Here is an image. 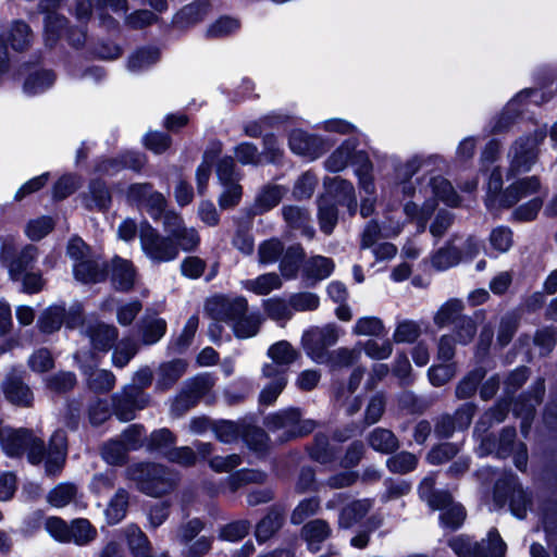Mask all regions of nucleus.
I'll list each match as a JSON object with an SVG mask.
<instances>
[{
	"label": "nucleus",
	"mask_w": 557,
	"mask_h": 557,
	"mask_svg": "<svg viewBox=\"0 0 557 557\" xmlns=\"http://www.w3.org/2000/svg\"><path fill=\"white\" fill-rule=\"evenodd\" d=\"M0 445L8 456L28 454L32 463H38L46 458V472L55 474L63 467L66 457V436L62 430L55 431L46 450L44 442L25 429L13 430L0 426Z\"/></svg>",
	"instance_id": "1"
},
{
	"label": "nucleus",
	"mask_w": 557,
	"mask_h": 557,
	"mask_svg": "<svg viewBox=\"0 0 557 557\" xmlns=\"http://www.w3.org/2000/svg\"><path fill=\"white\" fill-rule=\"evenodd\" d=\"M207 308L216 319L225 321L237 338L253 337L260 329V315L248 312V302L242 296L235 298L214 297L208 302Z\"/></svg>",
	"instance_id": "2"
},
{
	"label": "nucleus",
	"mask_w": 557,
	"mask_h": 557,
	"mask_svg": "<svg viewBox=\"0 0 557 557\" xmlns=\"http://www.w3.org/2000/svg\"><path fill=\"white\" fill-rule=\"evenodd\" d=\"M128 476L143 493L153 497L171 492L177 481L174 472L154 463L135 465L128 469Z\"/></svg>",
	"instance_id": "3"
},
{
	"label": "nucleus",
	"mask_w": 557,
	"mask_h": 557,
	"mask_svg": "<svg viewBox=\"0 0 557 557\" xmlns=\"http://www.w3.org/2000/svg\"><path fill=\"white\" fill-rule=\"evenodd\" d=\"M350 160L359 163L356 173L359 176L361 188L369 195L374 194L375 187L371 176V162L363 152H355L354 141L347 140L336 149L326 160V168L332 172H339L347 166Z\"/></svg>",
	"instance_id": "4"
},
{
	"label": "nucleus",
	"mask_w": 557,
	"mask_h": 557,
	"mask_svg": "<svg viewBox=\"0 0 557 557\" xmlns=\"http://www.w3.org/2000/svg\"><path fill=\"white\" fill-rule=\"evenodd\" d=\"M434 479L426 476L420 484V496L434 510H442L441 522L444 527L457 529L465 520L466 512L460 504L453 502L447 492H434Z\"/></svg>",
	"instance_id": "5"
},
{
	"label": "nucleus",
	"mask_w": 557,
	"mask_h": 557,
	"mask_svg": "<svg viewBox=\"0 0 557 557\" xmlns=\"http://www.w3.org/2000/svg\"><path fill=\"white\" fill-rule=\"evenodd\" d=\"M546 137L545 129L518 138L508 152V175L529 172L537 160V147Z\"/></svg>",
	"instance_id": "6"
},
{
	"label": "nucleus",
	"mask_w": 557,
	"mask_h": 557,
	"mask_svg": "<svg viewBox=\"0 0 557 557\" xmlns=\"http://www.w3.org/2000/svg\"><path fill=\"white\" fill-rule=\"evenodd\" d=\"M341 330L335 324L311 327L302 335L301 342L306 354L317 363L327 361V348L337 343Z\"/></svg>",
	"instance_id": "7"
},
{
	"label": "nucleus",
	"mask_w": 557,
	"mask_h": 557,
	"mask_svg": "<svg viewBox=\"0 0 557 557\" xmlns=\"http://www.w3.org/2000/svg\"><path fill=\"white\" fill-rule=\"evenodd\" d=\"M141 249L152 261L168 262L174 260L178 249L171 238L161 237L154 228L144 222L139 226Z\"/></svg>",
	"instance_id": "8"
},
{
	"label": "nucleus",
	"mask_w": 557,
	"mask_h": 557,
	"mask_svg": "<svg viewBox=\"0 0 557 557\" xmlns=\"http://www.w3.org/2000/svg\"><path fill=\"white\" fill-rule=\"evenodd\" d=\"M37 256L38 249L33 245H26L16 253L14 246L4 240L0 249V261L9 269V274L14 281L21 280L22 275L32 268Z\"/></svg>",
	"instance_id": "9"
},
{
	"label": "nucleus",
	"mask_w": 557,
	"mask_h": 557,
	"mask_svg": "<svg viewBox=\"0 0 557 557\" xmlns=\"http://www.w3.org/2000/svg\"><path fill=\"white\" fill-rule=\"evenodd\" d=\"M267 356L271 362L263 364L262 376L272 377L277 373L286 375L287 368L297 360L299 352L287 341H278L268 348Z\"/></svg>",
	"instance_id": "10"
},
{
	"label": "nucleus",
	"mask_w": 557,
	"mask_h": 557,
	"mask_svg": "<svg viewBox=\"0 0 557 557\" xmlns=\"http://www.w3.org/2000/svg\"><path fill=\"white\" fill-rule=\"evenodd\" d=\"M267 423L272 429H287L292 436H302L311 433L317 423L313 420H301V413L296 408H290L271 414Z\"/></svg>",
	"instance_id": "11"
},
{
	"label": "nucleus",
	"mask_w": 557,
	"mask_h": 557,
	"mask_svg": "<svg viewBox=\"0 0 557 557\" xmlns=\"http://www.w3.org/2000/svg\"><path fill=\"white\" fill-rule=\"evenodd\" d=\"M127 196L131 200L139 202L153 219L162 215L166 205L163 195L154 191L148 183L131 185Z\"/></svg>",
	"instance_id": "12"
},
{
	"label": "nucleus",
	"mask_w": 557,
	"mask_h": 557,
	"mask_svg": "<svg viewBox=\"0 0 557 557\" xmlns=\"http://www.w3.org/2000/svg\"><path fill=\"white\" fill-rule=\"evenodd\" d=\"M141 435V426L137 424H133L128 426L120 440L111 441L107 443L102 448V456L108 463L119 465L124 461L126 454L131 449H136L138 447L137 440H131L129 436L132 434Z\"/></svg>",
	"instance_id": "13"
},
{
	"label": "nucleus",
	"mask_w": 557,
	"mask_h": 557,
	"mask_svg": "<svg viewBox=\"0 0 557 557\" xmlns=\"http://www.w3.org/2000/svg\"><path fill=\"white\" fill-rule=\"evenodd\" d=\"M541 182L537 176H528L511 183L502 194L499 203L509 208L521 199L531 196L540 190Z\"/></svg>",
	"instance_id": "14"
},
{
	"label": "nucleus",
	"mask_w": 557,
	"mask_h": 557,
	"mask_svg": "<svg viewBox=\"0 0 557 557\" xmlns=\"http://www.w3.org/2000/svg\"><path fill=\"white\" fill-rule=\"evenodd\" d=\"M61 1L62 0H42L40 2L41 11L47 13L45 20V39L49 46H52L63 34L66 24V20L53 11L60 5Z\"/></svg>",
	"instance_id": "15"
},
{
	"label": "nucleus",
	"mask_w": 557,
	"mask_h": 557,
	"mask_svg": "<svg viewBox=\"0 0 557 557\" xmlns=\"http://www.w3.org/2000/svg\"><path fill=\"white\" fill-rule=\"evenodd\" d=\"M289 147L295 153L311 159L318 158L325 150L324 141L320 137L309 135L300 129L290 133Z\"/></svg>",
	"instance_id": "16"
},
{
	"label": "nucleus",
	"mask_w": 557,
	"mask_h": 557,
	"mask_svg": "<svg viewBox=\"0 0 557 557\" xmlns=\"http://www.w3.org/2000/svg\"><path fill=\"white\" fill-rule=\"evenodd\" d=\"M442 162L437 156L422 158L414 156L397 168V178L400 181L401 191L406 196H416V188L410 178L425 164Z\"/></svg>",
	"instance_id": "17"
},
{
	"label": "nucleus",
	"mask_w": 557,
	"mask_h": 557,
	"mask_svg": "<svg viewBox=\"0 0 557 557\" xmlns=\"http://www.w3.org/2000/svg\"><path fill=\"white\" fill-rule=\"evenodd\" d=\"M147 401L143 392L135 388L125 389L123 396L116 401L115 414L121 421H131L135 418V411L143 409Z\"/></svg>",
	"instance_id": "18"
},
{
	"label": "nucleus",
	"mask_w": 557,
	"mask_h": 557,
	"mask_svg": "<svg viewBox=\"0 0 557 557\" xmlns=\"http://www.w3.org/2000/svg\"><path fill=\"white\" fill-rule=\"evenodd\" d=\"M136 271L131 261L115 257L112 260L111 281L119 290L127 292L135 283Z\"/></svg>",
	"instance_id": "19"
},
{
	"label": "nucleus",
	"mask_w": 557,
	"mask_h": 557,
	"mask_svg": "<svg viewBox=\"0 0 557 557\" xmlns=\"http://www.w3.org/2000/svg\"><path fill=\"white\" fill-rule=\"evenodd\" d=\"M73 273L82 283H96L106 276L103 264L94 257L74 263Z\"/></svg>",
	"instance_id": "20"
},
{
	"label": "nucleus",
	"mask_w": 557,
	"mask_h": 557,
	"mask_svg": "<svg viewBox=\"0 0 557 557\" xmlns=\"http://www.w3.org/2000/svg\"><path fill=\"white\" fill-rule=\"evenodd\" d=\"M3 392L7 399L18 406H29L33 394L27 385L15 375H9L3 382Z\"/></svg>",
	"instance_id": "21"
},
{
	"label": "nucleus",
	"mask_w": 557,
	"mask_h": 557,
	"mask_svg": "<svg viewBox=\"0 0 557 557\" xmlns=\"http://www.w3.org/2000/svg\"><path fill=\"white\" fill-rule=\"evenodd\" d=\"M429 190L435 198L447 206L457 207L460 202V198L453 185L442 176L430 178L428 186L424 188V194L426 195Z\"/></svg>",
	"instance_id": "22"
},
{
	"label": "nucleus",
	"mask_w": 557,
	"mask_h": 557,
	"mask_svg": "<svg viewBox=\"0 0 557 557\" xmlns=\"http://www.w3.org/2000/svg\"><path fill=\"white\" fill-rule=\"evenodd\" d=\"M146 162V159L140 153L127 152L123 156L122 160L108 159L101 161L97 165V171L103 174H113L122 168H129L139 171Z\"/></svg>",
	"instance_id": "23"
},
{
	"label": "nucleus",
	"mask_w": 557,
	"mask_h": 557,
	"mask_svg": "<svg viewBox=\"0 0 557 557\" xmlns=\"http://www.w3.org/2000/svg\"><path fill=\"white\" fill-rule=\"evenodd\" d=\"M186 369L187 363L182 359L162 363L158 370L157 387L162 391L170 388L186 372Z\"/></svg>",
	"instance_id": "24"
},
{
	"label": "nucleus",
	"mask_w": 557,
	"mask_h": 557,
	"mask_svg": "<svg viewBox=\"0 0 557 557\" xmlns=\"http://www.w3.org/2000/svg\"><path fill=\"white\" fill-rule=\"evenodd\" d=\"M240 284L244 289L263 296L281 288L282 281L276 273H265L256 278L242 281Z\"/></svg>",
	"instance_id": "25"
},
{
	"label": "nucleus",
	"mask_w": 557,
	"mask_h": 557,
	"mask_svg": "<svg viewBox=\"0 0 557 557\" xmlns=\"http://www.w3.org/2000/svg\"><path fill=\"white\" fill-rule=\"evenodd\" d=\"M90 343L99 351H108L117 337V330L113 325L98 323L88 330Z\"/></svg>",
	"instance_id": "26"
},
{
	"label": "nucleus",
	"mask_w": 557,
	"mask_h": 557,
	"mask_svg": "<svg viewBox=\"0 0 557 557\" xmlns=\"http://www.w3.org/2000/svg\"><path fill=\"white\" fill-rule=\"evenodd\" d=\"M435 206L429 201H425L423 206H419L414 201H407L404 205L403 211L407 220L417 225V231L422 233L426 228V223L434 211Z\"/></svg>",
	"instance_id": "27"
},
{
	"label": "nucleus",
	"mask_w": 557,
	"mask_h": 557,
	"mask_svg": "<svg viewBox=\"0 0 557 557\" xmlns=\"http://www.w3.org/2000/svg\"><path fill=\"white\" fill-rule=\"evenodd\" d=\"M455 239L456 237L451 238L432 256L431 262L436 270H447L461 261V252L455 246Z\"/></svg>",
	"instance_id": "28"
},
{
	"label": "nucleus",
	"mask_w": 557,
	"mask_h": 557,
	"mask_svg": "<svg viewBox=\"0 0 557 557\" xmlns=\"http://www.w3.org/2000/svg\"><path fill=\"white\" fill-rule=\"evenodd\" d=\"M166 321L158 317L146 315L141 320L140 334L145 345L158 343L165 334Z\"/></svg>",
	"instance_id": "29"
},
{
	"label": "nucleus",
	"mask_w": 557,
	"mask_h": 557,
	"mask_svg": "<svg viewBox=\"0 0 557 557\" xmlns=\"http://www.w3.org/2000/svg\"><path fill=\"white\" fill-rule=\"evenodd\" d=\"M286 193V188L278 185L264 186L255 200L256 213H263L277 206Z\"/></svg>",
	"instance_id": "30"
},
{
	"label": "nucleus",
	"mask_w": 557,
	"mask_h": 557,
	"mask_svg": "<svg viewBox=\"0 0 557 557\" xmlns=\"http://www.w3.org/2000/svg\"><path fill=\"white\" fill-rule=\"evenodd\" d=\"M302 536L311 550H318L320 544L326 540L331 533L329 524L324 520H312L302 528Z\"/></svg>",
	"instance_id": "31"
},
{
	"label": "nucleus",
	"mask_w": 557,
	"mask_h": 557,
	"mask_svg": "<svg viewBox=\"0 0 557 557\" xmlns=\"http://www.w3.org/2000/svg\"><path fill=\"white\" fill-rule=\"evenodd\" d=\"M214 385V379L209 374H203L188 381L185 389L180 395V400L194 403L205 396Z\"/></svg>",
	"instance_id": "32"
},
{
	"label": "nucleus",
	"mask_w": 557,
	"mask_h": 557,
	"mask_svg": "<svg viewBox=\"0 0 557 557\" xmlns=\"http://www.w3.org/2000/svg\"><path fill=\"white\" fill-rule=\"evenodd\" d=\"M370 508L371 503L368 499L352 502L342 510L339 525L345 529L351 528L369 512Z\"/></svg>",
	"instance_id": "33"
},
{
	"label": "nucleus",
	"mask_w": 557,
	"mask_h": 557,
	"mask_svg": "<svg viewBox=\"0 0 557 557\" xmlns=\"http://www.w3.org/2000/svg\"><path fill=\"white\" fill-rule=\"evenodd\" d=\"M462 311L463 304L458 299H450L437 310L434 322L441 327L450 323L456 325L463 318Z\"/></svg>",
	"instance_id": "34"
},
{
	"label": "nucleus",
	"mask_w": 557,
	"mask_h": 557,
	"mask_svg": "<svg viewBox=\"0 0 557 557\" xmlns=\"http://www.w3.org/2000/svg\"><path fill=\"white\" fill-rule=\"evenodd\" d=\"M283 216L286 223L293 227L301 230L304 235L313 237L314 230L309 225V214L299 207H284Z\"/></svg>",
	"instance_id": "35"
},
{
	"label": "nucleus",
	"mask_w": 557,
	"mask_h": 557,
	"mask_svg": "<svg viewBox=\"0 0 557 557\" xmlns=\"http://www.w3.org/2000/svg\"><path fill=\"white\" fill-rule=\"evenodd\" d=\"M370 446L376 451L389 454L396 450L399 446L396 436L386 429H375L369 436Z\"/></svg>",
	"instance_id": "36"
},
{
	"label": "nucleus",
	"mask_w": 557,
	"mask_h": 557,
	"mask_svg": "<svg viewBox=\"0 0 557 557\" xmlns=\"http://www.w3.org/2000/svg\"><path fill=\"white\" fill-rule=\"evenodd\" d=\"M334 270V262L326 257L315 256L305 264V274L308 278L320 281L329 277Z\"/></svg>",
	"instance_id": "37"
},
{
	"label": "nucleus",
	"mask_w": 557,
	"mask_h": 557,
	"mask_svg": "<svg viewBox=\"0 0 557 557\" xmlns=\"http://www.w3.org/2000/svg\"><path fill=\"white\" fill-rule=\"evenodd\" d=\"M262 307L267 315L274 321H287L293 315V308L289 300L273 297L264 300Z\"/></svg>",
	"instance_id": "38"
},
{
	"label": "nucleus",
	"mask_w": 557,
	"mask_h": 557,
	"mask_svg": "<svg viewBox=\"0 0 557 557\" xmlns=\"http://www.w3.org/2000/svg\"><path fill=\"white\" fill-rule=\"evenodd\" d=\"M356 336H381L386 333L383 321L377 317L359 318L351 330Z\"/></svg>",
	"instance_id": "39"
},
{
	"label": "nucleus",
	"mask_w": 557,
	"mask_h": 557,
	"mask_svg": "<svg viewBox=\"0 0 557 557\" xmlns=\"http://www.w3.org/2000/svg\"><path fill=\"white\" fill-rule=\"evenodd\" d=\"M124 534L128 547L135 557L145 556L149 553V541L137 525H127L124 530Z\"/></svg>",
	"instance_id": "40"
},
{
	"label": "nucleus",
	"mask_w": 557,
	"mask_h": 557,
	"mask_svg": "<svg viewBox=\"0 0 557 557\" xmlns=\"http://www.w3.org/2000/svg\"><path fill=\"white\" fill-rule=\"evenodd\" d=\"M319 220L321 230L325 234H330L337 222V210L333 199L329 196L319 199Z\"/></svg>",
	"instance_id": "41"
},
{
	"label": "nucleus",
	"mask_w": 557,
	"mask_h": 557,
	"mask_svg": "<svg viewBox=\"0 0 557 557\" xmlns=\"http://www.w3.org/2000/svg\"><path fill=\"white\" fill-rule=\"evenodd\" d=\"M209 4L206 0H197L175 14V23L193 24L200 21L208 12Z\"/></svg>",
	"instance_id": "42"
},
{
	"label": "nucleus",
	"mask_w": 557,
	"mask_h": 557,
	"mask_svg": "<svg viewBox=\"0 0 557 557\" xmlns=\"http://www.w3.org/2000/svg\"><path fill=\"white\" fill-rule=\"evenodd\" d=\"M84 373L87 375L89 387L94 391L108 392L115 384L114 375L108 370L84 368Z\"/></svg>",
	"instance_id": "43"
},
{
	"label": "nucleus",
	"mask_w": 557,
	"mask_h": 557,
	"mask_svg": "<svg viewBox=\"0 0 557 557\" xmlns=\"http://www.w3.org/2000/svg\"><path fill=\"white\" fill-rule=\"evenodd\" d=\"M361 350L359 347H341L336 350L327 352L329 358L325 363L330 364L332 368L349 367L359 360Z\"/></svg>",
	"instance_id": "44"
},
{
	"label": "nucleus",
	"mask_w": 557,
	"mask_h": 557,
	"mask_svg": "<svg viewBox=\"0 0 557 557\" xmlns=\"http://www.w3.org/2000/svg\"><path fill=\"white\" fill-rule=\"evenodd\" d=\"M55 222L51 216L42 215L32 219L25 226V235L30 240H40L54 227Z\"/></svg>",
	"instance_id": "45"
},
{
	"label": "nucleus",
	"mask_w": 557,
	"mask_h": 557,
	"mask_svg": "<svg viewBox=\"0 0 557 557\" xmlns=\"http://www.w3.org/2000/svg\"><path fill=\"white\" fill-rule=\"evenodd\" d=\"M128 506V495L126 491L119 490L114 497L110 500L106 510L109 523L115 524L120 522L126 515Z\"/></svg>",
	"instance_id": "46"
},
{
	"label": "nucleus",
	"mask_w": 557,
	"mask_h": 557,
	"mask_svg": "<svg viewBox=\"0 0 557 557\" xmlns=\"http://www.w3.org/2000/svg\"><path fill=\"white\" fill-rule=\"evenodd\" d=\"M283 516L280 510H271L257 525L256 536L259 541L270 539L282 525Z\"/></svg>",
	"instance_id": "47"
},
{
	"label": "nucleus",
	"mask_w": 557,
	"mask_h": 557,
	"mask_svg": "<svg viewBox=\"0 0 557 557\" xmlns=\"http://www.w3.org/2000/svg\"><path fill=\"white\" fill-rule=\"evenodd\" d=\"M97 531L86 519H76L70 525V542L85 545L96 537Z\"/></svg>",
	"instance_id": "48"
},
{
	"label": "nucleus",
	"mask_w": 557,
	"mask_h": 557,
	"mask_svg": "<svg viewBox=\"0 0 557 557\" xmlns=\"http://www.w3.org/2000/svg\"><path fill=\"white\" fill-rule=\"evenodd\" d=\"M270 379L271 382L264 385L259 396L260 404L265 406L274 404L287 384V377L284 374H273Z\"/></svg>",
	"instance_id": "49"
},
{
	"label": "nucleus",
	"mask_w": 557,
	"mask_h": 557,
	"mask_svg": "<svg viewBox=\"0 0 557 557\" xmlns=\"http://www.w3.org/2000/svg\"><path fill=\"white\" fill-rule=\"evenodd\" d=\"M65 319V309L59 306L49 307L39 318V327L45 333H52L60 329Z\"/></svg>",
	"instance_id": "50"
},
{
	"label": "nucleus",
	"mask_w": 557,
	"mask_h": 557,
	"mask_svg": "<svg viewBox=\"0 0 557 557\" xmlns=\"http://www.w3.org/2000/svg\"><path fill=\"white\" fill-rule=\"evenodd\" d=\"M488 240L494 250L505 253L513 245V234L507 226H497L492 230Z\"/></svg>",
	"instance_id": "51"
},
{
	"label": "nucleus",
	"mask_w": 557,
	"mask_h": 557,
	"mask_svg": "<svg viewBox=\"0 0 557 557\" xmlns=\"http://www.w3.org/2000/svg\"><path fill=\"white\" fill-rule=\"evenodd\" d=\"M159 59V52L156 49H141L134 53L129 60L127 67L131 72L137 73L144 71L154 64Z\"/></svg>",
	"instance_id": "52"
},
{
	"label": "nucleus",
	"mask_w": 557,
	"mask_h": 557,
	"mask_svg": "<svg viewBox=\"0 0 557 557\" xmlns=\"http://www.w3.org/2000/svg\"><path fill=\"white\" fill-rule=\"evenodd\" d=\"M302 256L304 251L300 246H292L286 250L280 265L281 272L286 278H292L296 275L298 263Z\"/></svg>",
	"instance_id": "53"
},
{
	"label": "nucleus",
	"mask_w": 557,
	"mask_h": 557,
	"mask_svg": "<svg viewBox=\"0 0 557 557\" xmlns=\"http://www.w3.org/2000/svg\"><path fill=\"white\" fill-rule=\"evenodd\" d=\"M32 39V32L27 24L23 22H15L8 35V40L14 50L25 49Z\"/></svg>",
	"instance_id": "54"
},
{
	"label": "nucleus",
	"mask_w": 557,
	"mask_h": 557,
	"mask_svg": "<svg viewBox=\"0 0 557 557\" xmlns=\"http://www.w3.org/2000/svg\"><path fill=\"white\" fill-rule=\"evenodd\" d=\"M418 458L416 455L401 451L387 459V468L395 473H407L417 467Z\"/></svg>",
	"instance_id": "55"
},
{
	"label": "nucleus",
	"mask_w": 557,
	"mask_h": 557,
	"mask_svg": "<svg viewBox=\"0 0 557 557\" xmlns=\"http://www.w3.org/2000/svg\"><path fill=\"white\" fill-rule=\"evenodd\" d=\"M111 201V197L104 185L100 182H92L89 187V194L86 197L88 208L106 209Z\"/></svg>",
	"instance_id": "56"
},
{
	"label": "nucleus",
	"mask_w": 557,
	"mask_h": 557,
	"mask_svg": "<svg viewBox=\"0 0 557 557\" xmlns=\"http://www.w3.org/2000/svg\"><path fill=\"white\" fill-rule=\"evenodd\" d=\"M364 354L374 360H385L393 354V344L389 339H369L362 345Z\"/></svg>",
	"instance_id": "57"
},
{
	"label": "nucleus",
	"mask_w": 557,
	"mask_h": 557,
	"mask_svg": "<svg viewBox=\"0 0 557 557\" xmlns=\"http://www.w3.org/2000/svg\"><path fill=\"white\" fill-rule=\"evenodd\" d=\"M54 82L51 72L44 71L30 75L24 84V90L28 95H36L47 90Z\"/></svg>",
	"instance_id": "58"
},
{
	"label": "nucleus",
	"mask_w": 557,
	"mask_h": 557,
	"mask_svg": "<svg viewBox=\"0 0 557 557\" xmlns=\"http://www.w3.org/2000/svg\"><path fill=\"white\" fill-rule=\"evenodd\" d=\"M421 333L420 325L411 320H404L398 322L393 334V339L396 343H412Z\"/></svg>",
	"instance_id": "59"
},
{
	"label": "nucleus",
	"mask_w": 557,
	"mask_h": 557,
	"mask_svg": "<svg viewBox=\"0 0 557 557\" xmlns=\"http://www.w3.org/2000/svg\"><path fill=\"white\" fill-rule=\"evenodd\" d=\"M474 548L482 552L486 550L485 554L488 557H503L506 552V544L496 530H491L487 540L482 541V543L475 545Z\"/></svg>",
	"instance_id": "60"
},
{
	"label": "nucleus",
	"mask_w": 557,
	"mask_h": 557,
	"mask_svg": "<svg viewBox=\"0 0 557 557\" xmlns=\"http://www.w3.org/2000/svg\"><path fill=\"white\" fill-rule=\"evenodd\" d=\"M137 352V345L132 339H123L115 347L112 362L115 367L123 368Z\"/></svg>",
	"instance_id": "61"
},
{
	"label": "nucleus",
	"mask_w": 557,
	"mask_h": 557,
	"mask_svg": "<svg viewBox=\"0 0 557 557\" xmlns=\"http://www.w3.org/2000/svg\"><path fill=\"white\" fill-rule=\"evenodd\" d=\"M293 311H312L320 305L319 296L314 293L302 292L293 294L289 297Z\"/></svg>",
	"instance_id": "62"
},
{
	"label": "nucleus",
	"mask_w": 557,
	"mask_h": 557,
	"mask_svg": "<svg viewBox=\"0 0 557 557\" xmlns=\"http://www.w3.org/2000/svg\"><path fill=\"white\" fill-rule=\"evenodd\" d=\"M76 493V488L72 484H60L48 494V502L57 508L66 506L72 502Z\"/></svg>",
	"instance_id": "63"
},
{
	"label": "nucleus",
	"mask_w": 557,
	"mask_h": 557,
	"mask_svg": "<svg viewBox=\"0 0 557 557\" xmlns=\"http://www.w3.org/2000/svg\"><path fill=\"white\" fill-rule=\"evenodd\" d=\"M223 191L219 197V206L222 209L235 207L242 198V186L238 182L223 183Z\"/></svg>",
	"instance_id": "64"
}]
</instances>
